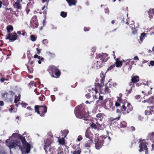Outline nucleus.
<instances>
[{
	"mask_svg": "<svg viewBox=\"0 0 154 154\" xmlns=\"http://www.w3.org/2000/svg\"><path fill=\"white\" fill-rule=\"evenodd\" d=\"M6 144L10 149H20L23 154L29 153L30 150V144L27 143L25 137L18 133H13L6 141Z\"/></svg>",
	"mask_w": 154,
	"mask_h": 154,
	"instance_id": "f257e3e1",
	"label": "nucleus"
},
{
	"mask_svg": "<svg viewBox=\"0 0 154 154\" xmlns=\"http://www.w3.org/2000/svg\"><path fill=\"white\" fill-rule=\"evenodd\" d=\"M84 108L83 105L81 104L77 106L75 109L74 111L76 117L80 119H83L85 120H88L87 117L89 115V113L85 112Z\"/></svg>",
	"mask_w": 154,
	"mask_h": 154,
	"instance_id": "f03ea898",
	"label": "nucleus"
},
{
	"mask_svg": "<svg viewBox=\"0 0 154 154\" xmlns=\"http://www.w3.org/2000/svg\"><path fill=\"white\" fill-rule=\"evenodd\" d=\"M96 58L98 59L95 63L97 69L102 67L103 63L106 62L108 59L107 54L105 53L97 54Z\"/></svg>",
	"mask_w": 154,
	"mask_h": 154,
	"instance_id": "7ed1b4c3",
	"label": "nucleus"
},
{
	"mask_svg": "<svg viewBox=\"0 0 154 154\" xmlns=\"http://www.w3.org/2000/svg\"><path fill=\"white\" fill-rule=\"evenodd\" d=\"M52 137V135L51 133H49L48 134V137L46 140H44V149L45 151L47 154H54L55 152V149L53 148H50L49 149L48 151L47 149L49 146L52 142L51 138Z\"/></svg>",
	"mask_w": 154,
	"mask_h": 154,
	"instance_id": "20e7f679",
	"label": "nucleus"
},
{
	"mask_svg": "<svg viewBox=\"0 0 154 154\" xmlns=\"http://www.w3.org/2000/svg\"><path fill=\"white\" fill-rule=\"evenodd\" d=\"M35 112L39 114L40 116H43L47 112V107L45 106H35Z\"/></svg>",
	"mask_w": 154,
	"mask_h": 154,
	"instance_id": "39448f33",
	"label": "nucleus"
},
{
	"mask_svg": "<svg viewBox=\"0 0 154 154\" xmlns=\"http://www.w3.org/2000/svg\"><path fill=\"white\" fill-rule=\"evenodd\" d=\"M139 147L140 149L138 150L139 151L141 152L145 150V154H148L147 148L148 143L146 140H141L139 141Z\"/></svg>",
	"mask_w": 154,
	"mask_h": 154,
	"instance_id": "423d86ee",
	"label": "nucleus"
},
{
	"mask_svg": "<svg viewBox=\"0 0 154 154\" xmlns=\"http://www.w3.org/2000/svg\"><path fill=\"white\" fill-rule=\"evenodd\" d=\"M103 138L104 139H106L105 137L100 136L98 138L95 139V147L97 149H99L102 147L103 144Z\"/></svg>",
	"mask_w": 154,
	"mask_h": 154,
	"instance_id": "0eeeda50",
	"label": "nucleus"
},
{
	"mask_svg": "<svg viewBox=\"0 0 154 154\" xmlns=\"http://www.w3.org/2000/svg\"><path fill=\"white\" fill-rule=\"evenodd\" d=\"M122 110L123 113L124 114L128 113L133 108L131 104L128 103H126L123 105L122 106Z\"/></svg>",
	"mask_w": 154,
	"mask_h": 154,
	"instance_id": "6e6552de",
	"label": "nucleus"
},
{
	"mask_svg": "<svg viewBox=\"0 0 154 154\" xmlns=\"http://www.w3.org/2000/svg\"><path fill=\"white\" fill-rule=\"evenodd\" d=\"M48 70L50 73H51V72L52 73H54L55 75L57 76V78L59 77L60 75V72L59 70L54 66H49Z\"/></svg>",
	"mask_w": 154,
	"mask_h": 154,
	"instance_id": "1a4fd4ad",
	"label": "nucleus"
},
{
	"mask_svg": "<svg viewBox=\"0 0 154 154\" xmlns=\"http://www.w3.org/2000/svg\"><path fill=\"white\" fill-rule=\"evenodd\" d=\"M147 140H150L152 143V148L151 150L153 151L154 150V132H152L149 134Z\"/></svg>",
	"mask_w": 154,
	"mask_h": 154,
	"instance_id": "9d476101",
	"label": "nucleus"
},
{
	"mask_svg": "<svg viewBox=\"0 0 154 154\" xmlns=\"http://www.w3.org/2000/svg\"><path fill=\"white\" fill-rule=\"evenodd\" d=\"M17 34L16 33H11L9 34L8 37L6 38V39H9L13 42L17 39Z\"/></svg>",
	"mask_w": 154,
	"mask_h": 154,
	"instance_id": "9b49d317",
	"label": "nucleus"
},
{
	"mask_svg": "<svg viewBox=\"0 0 154 154\" xmlns=\"http://www.w3.org/2000/svg\"><path fill=\"white\" fill-rule=\"evenodd\" d=\"M22 0H17L13 5L14 8L18 9H21L22 7L21 6V3L22 2Z\"/></svg>",
	"mask_w": 154,
	"mask_h": 154,
	"instance_id": "f8f14e48",
	"label": "nucleus"
},
{
	"mask_svg": "<svg viewBox=\"0 0 154 154\" xmlns=\"http://www.w3.org/2000/svg\"><path fill=\"white\" fill-rule=\"evenodd\" d=\"M30 26L32 28H36L38 26L37 20L36 18H33L30 23Z\"/></svg>",
	"mask_w": 154,
	"mask_h": 154,
	"instance_id": "ddd939ff",
	"label": "nucleus"
},
{
	"mask_svg": "<svg viewBox=\"0 0 154 154\" xmlns=\"http://www.w3.org/2000/svg\"><path fill=\"white\" fill-rule=\"evenodd\" d=\"M93 135V134L91 133V131H90L89 129L88 128L85 131V137L86 138H89L90 140H92Z\"/></svg>",
	"mask_w": 154,
	"mask_h": 154,
	"instance_id": "4468645a",
	"label": "nucleus"
},
{
	"mask_svg": "<svg viewBox=\"0 0 154 154\" xmlns=\"http://www.w3.org/2000/svg\"><path fill=\"white\" fill-rule=\"evenodd\" d=\"M69 4V6L72 5H75L76 3V1L75 0H66Z\"/></svg>",
	"mask_w": 154,
	"mask_h": 154,
	"instance_id": "2eb2a0df",
	"label": "nucleus"
},
{
	"mask_svg": "<svg viewBox=\"0 0 154 154\" xmlns=\"http://www.w3.org/2000/svg\"><path fill=\"white\" fill-rule=\"evenodd\" d=\"M148 12L149 17L150 18L154 17V8L150 9Z\"/></svg>",
	"mask_w": 154,
	"mask_h": 154,
	"instance_id": "dca6fc26",
	"label": "nucleus"
},
{
	"mask_svg": "<svg viewBox=\"0 0 154 154\" xmlns=\"http://www.w3.org/2000/svg\"><path fill=\"white\" fill-rule=\"evenodd\" d=\"M131 81L133 83L137 82L139 81V77L137 75L134 76L132 78Z\"/></svg>",
	"mask_w": 154,
	"mask_h": 154,
	"instance_id": "f3484780",
	"label": "nucleus"
},
{
	"mask_svg": "<svg viewBox=\"0 0 154 154\" xmlns=\"http://www.w3.org/2000/svg\"><path fill=\"white\" fill-rule=\"evenodd\" d=\"M96 117L97 118V119L102 121L103 117V114L102 113H98Z\"/></svg>",
	"mask_w": 154,
	"mask_h": 154,
	"instance_id": "a211bd4d",
	"label": "nucleus"
},
{
	"mask_svg": "<svg viewBox=\"0 0 154 154\" xmlns=\"http://www.w3.org/2000/svg\"><path fill=\"white\" fill-rule=\"evenodd\" d=\"M122 62L121 60H119L116 59L115 64L117 67H121L122 65Z\"/></svg>",
	"mask_w": 154,
	"mask_h": 154,
	"instance_id": "6ab92c4d",
	"label": "nucleus"
},
{
	"mask_svg": "<svg viewBox=\"0 0 154 154\" xmlns=\"http://www.w3.org/2000/svg\"><path fill=\"white\" fill-rule=\"evenodd\" d=\"M107 100H103L100 101H97V103H100L101 106H103L105 105Z\"/></svg>",
	"mask_w": 154,
	"mask_h": 154,
	"instance_id": "aec40b11",
	"label": "nucleus"
},
{
	"mask_svg": "<svg viewBox=\"0 0 154 154\" xmlns=\"http://www.w3.org/2000/svg\"><path fill=\"white\" fill-rule=\"evenodd\" d=\"M146 37V34L145 33L143 32L141 34V35L140 36V40L142 42L144 39Z\"/></svg>",
	"mask_w": 154,
	"mask_h": 154,
	"instance_id": "412c9836",
	"label": "nucleus"
},
{
	"mask_svg": "<svg viewBox=\"0 0 154 154\" xmlns=\"http://www.w3.org/2000/svg\"><path fill=\"white\" fill-rule=\"evenodd\" d=\"M93 142L92 140H89L88 142H86L85 144V146L86 147H89L90 146V145Z\"/></svg>",
	"mask_w": 154,
	"mask_h": 154,
	"instance_id": "4be33fe9",
	"label": "nucleus"
},
{
	"mask_svg": "<svg viewBox=\"0 0 154 154\" xmlns=\"http://www.w3.org/2000/svg\"><path fill=\"white\" fill-rule=\"evenodd\" d=\"M58 142L59 143V144L64 145L65 143V139L64 138H59L58 140Z\"/></svg>",
	"mask_w": 154,
	"mask_h": 154,
	"instance_id": "5701e85b",
	"label": "nucleus"
},
{
	"mask_svg": "<svg viewBox=\"0 0 154 154\" xmlns=\"http://www.w3.org/2000/svg\"><path fill=\"white\" fill-rule=\"evenodd\" d=\"M20 95L19 94L18 96L16 95L15 97V99L14 100V102L15 103H17L18 101H20Z\"/></svg>",
	"mask_w": 154,
	"mask_h": 154,
	"instance_id": "b1692460",
	"label": "nucleus"
},
{
	"mask_svg": "<svg viewBox=\"0 0 154 154\" xmlns=\"http://www.w3.org/2000/svg\"><path fill=\"white\" fill-rule=\"evenodd\" d=\"M120 126L121 128H125L127 126V123L124 121H122L120 124Z\"/></svg>",
	"mask_w": 154,
	"mask_h": 154,
	"instance_id": "393cba45",
	"label": "nucleus"
},
{
	"mask_svg": "<svg viewBox=\"0 0 154 154\" xmlns=\"http://www.w3.org/2000/svg\"><path fill=\"white\" fill-rule=\"evenodd\" d=\"M104 78H102L100 79V82L101 83V84H99V83L98 84V85L100 88V87H102V86H103L104 85Z\"/></svg>",
	"mask_w": 154,
	"mask_h": 154,
	"instance_id": "a878e982",
	"label": "nucleus"
},
{
	"mask_svg": "<svg viewBox=\"0 0 154 154\" xmlns=\"http://www.w3.org/2000/svg\"><path fill=\"white\" fill-rule=\"evenodd\" d=\"M147 108L149 109V111L151 112L150 114H154V110L153 109V108L154 109V108L152 106L148 107Z\"/></svg>",
	"mask_w": 154,
	"mask_h": 154,
	"instance_id": "bb28decb",
	"label": "nucleus"
},
{
	"mask_svg": "<svg viewBox=\"0 0 154 154\" xmlns=\"http://www.w3.org/2000/svg\"><path fill=\"white\" fill-rule=\"evenodd\" d=\"M105 93H108L110 92V91L109 89V88L108 87L106 86V85H105V89L104 90Z\"/></svg>",
	"mask_w": 154,
	"mask_h": 154,
	"instance_id": "cd10ccee",
	"label": "nucleus"
},
{
	"mask_svg": "<svg viewBox=\"0 0 154 154\" xmlns=\"http://www.w3.org/2000/svg\"><path fill=\"white\" fill-rule=\"evenodd\" d=\"M7 30L8 32H9L13 30V27L11 26L7 27Z\"/></svg>",
	"mask_w": 154,
	"mask_h": 154,
	"instance_id": "c85d7f7f",
	"label": "nucleus"
},
{
	"mask_svg": "<svg viewBox=\"0 0 154 154\" xmlns=\"http://www.w3.org/2000/svg\"><path fill=\"white\" fill-rule=\"evenodd\" d=\"M60 15L63 17H65L67 15V13L64 11H62L60 13Z\"/></svg>",
	"mask_w": 154,
	"mask_h": 154,
	"instance_id": "c756f323",
	"label": "nucleus"
},
{
	"mask_svg": "<svg viewBox=\"0 0 154 154\" xmlns=\"http://www.w3.org/2000/svg\"><path fill=\"white\" fill-rule=\"evenodd\" d=\"M34 57L35 58H37L38 59L41 60H44V58L42 57H41L40 56H38L37 55L35 54L34 56Z\"/></svg>",
	"mask_w": 154,
	"mask_h": 154,
	"instance_id": "7c9ffc66",
	"label": "nucleus"
},
{
	"mask_svg": "<svg viewBox=\"0 0 154 154\" xmlns=\"http://www.w3.org/2000/svg\"><path fill=\"white\" fill-rule=\"evenodd\" d=\"M30 5V3H28L27 5V7L26 8V10L27 14H28L29 12L30 11V9L29 8V6Z\"/></svg>",
	"mask_w": 154,
	"mask_h": 154,
	"instance_id": "2f4dec72",
	"label": "nucleus"
},
{
	"mask_svg": "<svg viewBox=\"0 0 154 154\" xmlns=\"http://www.w3.org/2000/svg\"><path fill=\"white\" fill-rule=\"evenodd\" d=\"M30 38H31V40L33 42L35 41L36 40V37L35 36V35H32L30 36Z\"/></svg>",
	"mask_w": 154,
	"mask_h": 154,
	"instance_id": "473e14b6",
	"label": "nucleus"
},
{
	"mask_svg": "<svg viewBox=\"0 0 154 154\" xmlns=\"http://www.w3.org/2000/svg\"><path fill=\"white\" fill-rule=\"evenodd\" d=\"M131 27L132 30V32L134 34H136L137 33V30L133 26H131Z\"/></svg>",
	"mask_w": 154,
	"mask_h": 154,
	"instance_id": "72a5a7b5",
	"label": "nucleus"
},
{
	"mask_svg": "<svg viewBox=\"0 0 154 154\" xmlns=\"http://www.w3.org/2000/svg\"><path fill=\"white\" fill-rule=\"evenodd\" d=\"M69 131L68 130H64L63 132V133L64 134V135H65L64 137H66V135L68 133Z\"/></svg>",
	"mask_w": 154,
	"mask_h": 154,
	"instance_id": "f704fd0d",
	"label": "nucleus"
},
{
	"mask_svg": "<svg viewBox=\"0 0 154 154\" xmlns=\"http://www.w3.org/2000/svg\"><path fill=\"white\" fill-rule=\"evenodd\" d=\"M151 112L149 111V110L147 109L145 111V114L146 115H149L151 114Z\"/></svg>",
	"mask_w": 154,
	"mask_h": 154,
	"instance_id": "c9c22d12",
	"label": "nucleus"
},
{
	"mask_svg": "<svg viewBox=\"0 0 154 154\" xmlns=\"http://www.w3.org/2000/svg\"><path fill=\"white\" fill-rule=\"evenodd\" d=\"M39 99L40 100L43 101L45 100V97L44 96H41L39 97Z\"/></svg>",
	"mask_w": 154,
	"mask_h": 154,
	"instance_id": "e433bc0d",
	"label": "nucleus"
},
{
	"mask_svg": "<svg viewBox=\"0 0 154 154\" xmlns=\"http://www.w3.org/2000/svg\"><path fill=\"white\" fill-rule=\"evenodd\" d=\"M91 127L92 128L96 129L97 128V126L94 123H92L91 125Z\"/></svg>",
	"mask_w": 154,
	"mask_h": 154,
	"instance_id": "4c0bfd02",
	"label": "nucleus"
},
{
	"mask_svg": "<svg viewBox=\"0 0 154 154\" xmlns=\"http://www.w3.org/2000/svg\"><path fill=\"white\" fill-rule=\"evenodd\" d=\"M21 105L22 107H25L27 105H28L27 104L23 102L21 103Z\"/></svg>",
	"mask_w": 154,
	"mask_h": 154,
	"instance_id": "58836bf2",
	"label": "nucleus"
},
{
	"mask_svg": "<svg viewBox=\"0 0 154 154\" xmlns=\"http://www.w3.org/2000/svg\"><path fill=\"white\" fill-rule=\"evenodd\" d=\"M48 40L47 39H44L42 41L43 43L44 44H46L48 43Z\"/></svg>",
	"mask_w": 154,
	"mask_h": 154,
	"instance_id": "ea45409f",
	"label": "nucleus"
},
{
	"mask_svg": "<svg viewBox=\"0 0 154 154\" xmlns=\"http://www.w3.org/2000/svg\"><path fill=\"white\" fill-rule=\"evenodd\" d=\"M27 69H28L29 71L30 72H32L33 69L32 68H29V66H27Z\"/></svg>",
	"mask_w": 154,
	"mask_h": 154,
	"instance_id": "a19ab883",
	"label": "nucleus"
},
{
	"mask_svg": "<svg viewBox=\"0 0 154 154\" xmlns=\"http://www.w3.org/2000/svg\"><path fill=\"white\" fill-rule=\"evenodd\" d=\"M98 94L99 95V97L98 98L99 99L98 101L103 100V97L100 96L99 94Z\"/></svg>",
	"mask_w": 154,
	"mask_h": 154,
	"instance_id": "79ce46f5",
	"label": "nucleus"
},
{
	"mask_svg": "<svg viewBox=\"0 0 154 154\" xmlns=\"http://www.w3.org/2000/svg\"><path fill=\"white\" fill-rule=\"evenodd\" d=\"M132 60V59H130L129 60H126V61H127V62H125V65H130V64L129 63L130 61V60Z\"/></svg>",
	"mask_w": 154,
	"mask_h": 154,
	"instance_id": "37998d69",
	"label": "nucleus"
},
{
	"mask_svg": "<svg viewBox=\"0 0 154 154\" xmlns=\"http://www.w3.org/2000/svg\"><path fill=\"white\" fill-rule=\"evenodd\" d=\"M47 54L49 56L52 57H53L54 56V54H52L50 52H47Z\"/></svg>",
	"mask_w": 154,
	"mask_h": 154,
	"instance_id": "c03bdc74",
	"label": "nucleus"
},
{
	"mask_svg": "<svg viewBox=\"0 0 154 154\" xmlns=\"http://www.w3.org/2000/svg\"><path fill=\"white\" fill-rule=\"evenodd\" d=\"M85 103H86V104L89 103V104H94V102L93 101H91L90 102H89L88 100L86 101V102H85Z\"/></svg>",
	"mask_w": 154,
	"mask_h": 154,
	"instance_id": "a18cd8bd",
	"label": "nucleus"
},
{
	"mask_svg": "<svg viewBox=\"0 0 154 154\" xmlns=\"http://www.w3.org/2000/svg\"><path fill=\"white\" fill-rule=\"evenodd\" d=\"M122 101V100L120 97H117V102L119 103H121Z\"/></svg>",
	"mask_w": 154,
	"mask_h": 154,
	"instance_id": "49530a36",
	"label": "nucleus"
},
{
	"mask_svg": "<svg viewBox=\"0 0 154 154\" xmlns=\"http://www.w3.org/2000/svg\"><path fill=\"white\" fill-rule=\"evenodd\" d=\"M80 151L79 150L77 151H74L73 152V154H80Z\"/></svg>",
	"mask_w": 154,
	"mask_h": 154,
	"instance_id": "de8ad7c7",
	"label": "nucleus"
},
{
	"mask_svg": "<svg viewBox=\"0 0 154 154\" xmlns=\"http://www.w3.org/2000/svg\"><path fill=\"white\" fill-rule=\"evenodd\" d=\"M82 139V137L81 135H79L77 138V140L78 141H81Z\"/></svg>",
	"mask_w": 154,
	"mask_h": 154,
	"instance_id": "09e8293b",
	"label": "nucleus"
},
{
	"mask_svg": "<svg viewBox=\"0 0 154 154\" xmlns=\"http://www.w3.org/2000/svg\"><path fill=\"white\" fill-rule=\"evenodd\" d=\"M91 95L90 93H88L85 95L86 97L87 98H89L91 97Z\"/></svg>",
	"mask_w": 154,
	"mask_h": 154,
	"instance_id": "8fccbe9b",
	"label": "nucleus"
},
{
	"mask_svg": "<svg viewBox=\"0 0 154 154\" xmlns=\"http://www.w3.org/2000/svg\"><path fill=\"white\" fill-rule=\"evenodd\" d=\"M7 93L6 92H5L4 93H2V97H5V96H7Z\"/></svg>",
	"mask_w": 154,
	"mask_h": 154,
	"instance_id": "3c124183",
	"label": "nucleus"
},
{
	"mask_svg": "<svg viewBox=\"0 0 154 154\" xmlns=\"http://www.w3.org/2000/svg\"><path fill=\"white\" fill-rule=\"evenodd\" d=\"M29 85H35V83L33 81H31L29 83Z\"/></svg>",
	"mask_w": 154,
	"mask_h": 154,
	"instance_id": "603ef678",
	"label": "nucleus"
},
{
	"mask_svg": "<svg viewBox=\"0 0 154 154\" xmlns=\"http://www.w3.org/2000/svg\"><path fill=\"white\" fill-rule=\"evenodd\" d=\"M100 76L101 78H104L105 77V75H104V74L103 73H101L100 74Z\"/></svg>",
	"mask_w": 154,
	"mask_h": 154,
	"instance_id": "864d4df0",
	"label": "nucleus"
},
{
	"mask_svg": "<svg viewBox=\"0 0 154 154\" xmlns=\"http://www.w3.org/2000/svg\"><path fill=\"white\" fill-rule=\"evenodd\" d=\"M14 14L16 16V17L18 16V11H15L14 12Z\"/></svg>",
	"mask_w": 154,
	"mask_h": 154,
	"instance_id": "5fc2aeb1",
	"label": "nucleus"
},
{
	"mask_svg": "<svg viewBox=\"0 0 154 154\" xmlns=\"http://www.w3.org/2000/svg\"><path fill=\"white\" fill-rule=\"evenodd\" d=\"M51 98L52 101H54L55 99L54 96H51Z\"/></svg>",
	"mask_w": 154,
	"mask_h": 154,
	"instance_id": "6e6d98bb",
	"label": "nucleus"
},
{
	"mask_svg": "<svg viewBox=\"0 0 154 154\" xmlns=\"http://www.w3.org/2000/svg\"><path fill=\"white\" fill-rule=\"evenodd\" d=\"M115 66L114 65H112L110 66V67H109L108 69H112Z\"/></svg>",
	"mask_w": 154,
	"mask_h": 154,
	"instance_id": "4d7b16f0",
	"label": "nucleus"
},
{
	"mask_svg": "<svg viewBox=\"0 0 154 154\" xmlns=\"http://www.w3.org/2000/svg\"><path fill=\"white\" fill-rule=\"evenodd\" d=\"M133 59L135 60L138 61L139 60V58L137 56H135L134 58Z\"/></svg>",
	"mask_w": 154,
	"mask_h": 154,
	"instance_id": "13d9d810",
	"label": "nucleus"
},
{
	"mask_svg": "<svg viewBox=\"0 0 154 154\" xmlns=\"http://www.w3.org/2000/svg\"><path fill=\"white\" fill-rule=\"evenodd\" d=\"M118 102H116V103H115V105L116 107H118L120 105V104Z\"/></svg>",
	"mask_w": 154,
	"mask_h": 154,
	"instance_id": "bf43d9fd",
	"label": "nucleus"
},
{
	"mask_svg": "<svg viewBox=\"0 0 154 154\" xmlns=\"http://www.w3.org/2000/svg\"><path fill=\"white\" fill-rule=\"evenodd\" d=\"M105 13H108V14L109 12V11L108 8H107L105 9Z\"/></svg>",
	"mask_w": 154,
	"mask_h": 154,
	"instance_id": "052dcab7",
	"label": "nucleus"
},
{
	"mask_svg": "<svg viewBox=\"0 0 154 154\" xmlns=\"http://www.w3.org/2000/svg\"><path fill=\"white\" fill-rule=\"evenodd\" d=\"M84 29L85 31H88L89 29V28L84 27Z\"/></svg>",
	"mask_w": 154,
	"mask_h": 154,
	"instance_id": "680f3d73",
	"label": "nucleus"
},
{
	"mask_svg": "<svg viewBox=\"0 0 154 154\" xmlns=\"http://www.w3.org/2000/svg\"><path fill=\"white\" fill-rule=\"evenodd\" d=\"M36 50L37 51V54H39L40 53L41 50L38 48H36Z\"/></svg>",
	"mask_w": 154,
	"mask_h": 154,
	"instance_id": "e2e57ef3",
	"label": "nucleus"
},
{
	"mask_svg": "<svg viewBox=\"0 0 154 154\" xmlns=\"http://www.w3.org/2000/svg\"><path fill=\"white\" fill-rule=\"evenodd\" d=\"M96 50V48H93L91 49V51L92 52H94Z\"/></svg>",
	"mask_w": 154,
	"mask_h": 154,
	"instance_id": "0e129e2a",
	"label": "nucleus"
},
{
	"mask_svg": "<svg viewBox=\"0 0 154 154\" xmlns=\"http://www.w3.org/2000/svg\"><path fill=\"white\" fill-rule=\"evenodd\" d=\"M150 64L152 66L154 65V61H151L150 62Z\"/></svg>",
	"mask_w": 154,
	"mask_h": 154,
	"instance_id": "69168bd1",
	"label": "nucleus"
},
{
	"mask_svg": "<svg viewBox=\"0 0 154 154\" xmlns=\"http://www.w3.org/2000/svg\"><path fill=\"white\" fill-rule=\"evenodd\" d=\"M4 105V103L3 101H0V105L1 106H3Z\"/></svg>",
	"mask_w": 154,
	"mask_h": 154,
	"instance_id": "338daca9",
	"label": "nucleus"
},
{
	"mask_svg": "<svg viewBox=\"0 0 154 154\" xmlns=\"http://www.w3.org/2000/svg\"><path fill=\"white\" fill-rule=\"evenodd\" d=\"M5 80V78H1V82H3Z\"/></svg>",
	"mask_w": 154,
	"mask_h": 154,
	"instance_id": "774afa93",
	"label": "nucleus"
}]
</instances>
